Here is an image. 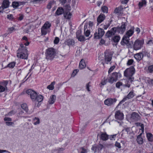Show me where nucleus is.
I'll return each mask as SVG.
<instances>
[{
  "instance_id": "14",
  "label": "nucleus",
  "mask_w": 153,
  "mask_h": 153,
  "mask_svg": "<svg viewBox=\"0 0 153 153\" xmlns=\"http://www.w3.org/2000/svg\"><path fill=\"white\" fill-rule=\"evenodd\" d=\"M81 31H78L76 32V37L78 40L80 41H83L85 40V37L81 35Z\"/></svg>"
},
{
  "instance_id": "33",
  "label": "nucleus",
  "mask_w": 153,
  "mask_h": 153,
  "mask_svg": "<svg viewBox=\"0 0 153 153\" xmlns=\"http://www.w3.org/2000/svg\"><path fill=\"white\" fill-rule=\"evenodd\" d=\"M147 137L149 141H152L153 140V137L151 134L149 133L147 134Z\"/></svg>"
},
{
  "instance_id": "18",
  "label": "nucleus",
  "mask_w": 153,
  "mask_h": 153,
  "mask_svg": "<svg viewBox=\"0 0 153 153\" xmlns=\"http://www.w3.org/2000/svg\"><path fill=\"white\" fill-rule=\"evenodd\" d=\"M105 16L104 14L102 13L100 14L97 18L98 23H101L105 19Z\"/></svg>"
},
{
  "instance_id": "6",
  "label": "nucleus",
  "mask_w": 153,
  "mask_h": 153,
  "mask_svg": "<svg viewBox=\"0 0 153 153\" xmlns=\"http://www.w3.org/2000/svg\"><path fill=\"white\" fill-rule=\"evenodd\" d=\"M117 100L115 98H108L105 100L104 101V104L108 106H111L112 105L114 102H116Z\"/></svg>"
},
{
  "instance_id": "13",
  "label": "nucleus",
  "mask_w": 153,
  "mask_h": 153,
  "mask_svg": "<svg viewBox=\"0 0 153 153\" xmlns=\"http://www.w3.org/2000/svg\"><path fill=\"white\" fill-rule=\"evenodd\" d=\"M115 29V27H114L111 28V30L108 31L105 35L106 36L109 38L114 35L116 33Z\"/></svg>"
},
{
  "instance_id": "38",
  "label": "nucleus",
  "mask_w": 153,
  "mask_h": 153,
  "mask_svg": "<svg viewBox=\"0 0 153 153\" xmlns=\"http://www.w3.org/2000/svg\"><path fill=\"white\" fill-rule=\"evenodd\" d=\"M47 29H45L43 27H42L41 28V32L42 35H45L47 33Z\"/></svg>"
},
{
  "instance_id": "39",
  "label": "nucleus",
  "mask_w": 153,
  "mask_h": 153,
  "mask_svg": "<svg viewBox=\"0 0 153 153\" xmlns=\"http://www.w3.org/2000/svg\"><path fill=\"white\" fill-rule=\"evenodd\" d=\"M120 39V37L119 36H115L113 38V40L114 42H118Z\"/></svg>"
},
{
  "instance_id": "50",
  "label": "nucleus",
  "mask_w": 153,
  "mask_h": 153,
  "mask_svg": "<svg viewBox=\"0 0 153 153\" xmlns=\"http://www.w3.org/2000/svg\"><path fill=\"white\" fill-rule=\"evenodd\" d=\"M122 83L121 82H117L116 85V87L117 88H119L120 86L122 85Z\"/></svg>"
},
{
  "instance_id": "37",
  "label": "nucleus",
  "mask_w": 153,
  "mask_h": 153,
  "mask_svg": "<svg viewBox=\"0 0 153 153\" xmlns=\"http://www.w3.org/2000/svg\"><path fill=\"white\" fill-rule=\"evenodd\" d=\"M21 107L23 109L25 110L26 112H27L28 108L27 107V105L26 104H23L21 105Z\"/></svg>"
},
{
  "instance_id": "35",
  "label": "nucleus",
  "mask_w": 153,
  "mask_h": 153,
  "mask_svg": "<svg viewBox=\"0 0 153 153\" xmlns=\"http://www.w3.org/2000/svg\"><path fill=\"white\" fill-rule=\"evenodd\" d=\"M51 26V24H50L48 22H46L42 27L45 29H48Z\"/></svg>"
},
{
  "instance_id": "31",
  "label": "nucleus",
  "mask_w": 153,
  "mask_h": 153,
  "mask_svg": "<svg viewBox=\"0 0 153 153\" xmlns=\"http://www.w3.org/2000/svg\"><path fill=\"white\" fill-rule=\"evenodd\" d=\"M66 43H67V45H73L74 44V41L72 39H68L65 42Z\"/></svg>"
},
{
  "instance_id": "20",
  "label": "nucleus",
  "mask_w": 153,
  "mask_h": 153,
  "mask_svg": "<svg viewBox=\"0 0 153 153\" xmlns=\"http://www.w3.org/2000/svg\"><path fill=\"white\" fill-rule=\"evenodd\" d=\"M100 139L103 140L105 141L108 139V135L106 133H102L100 136Z\"/></svg>"
},
{
  "instance_id": "24",
  "label": "nucleus",
  "mask_w": 153,
  "mask_h": 153,
  "mask_svg": "<svg viewBox=\"0 0 153 153\" xmlns=\"http://www.w3.org/2000/svg\"><path fill=\"white\" fill-rule=\"evenodd\" d=\"M43 99V97L41 95H39L36 97L34 101H36L38 102H41Z\"/></svg>"
},
{
  "instance_id": "11",
  "label": "nucleus",
  "mask_w": 153,
  "mask_h": 153,
  "mask_svg": "<svg viewBox=\"0 0 153 153\" xmlns=\"http://www.w3.org/2000/svg\"><path fill=\"white\" fill-rule=\"evenodd\" d=\"M130 118L133 121H137L140 120V117L137 113L134 112L131 114Z\"/></svg>"
},
{
  "instance_id": "26",
  "label": "nucleus",
  "mask_w": 153,
  "mask_h": 153,
  "mask_svg": "<svg viewBox=\"0 0 153 153\" xmlns=\"http://www.w3.org/2000/svg\"><path fill=\"white\" fill-rule=\"evenodd\" d=\"M72 15L71 13L70 12H64V16L65 18L69 19H70Z\"/></svg>"
},
{
  "instance_id": "57",
  "label": "nucleus",
  "mask_w": 153,
  "mask_h": 153,
  "mask_svg": "<svg viewBox=\"0 0 153 153\" xmlns=\"http://www.w3.org/2000/svg\"><path fill=\"white\" fill-rule=\"evenodd\" d=\"M129 0H121V1L122 4H126Z\"/></svg>"
},
{
  "instance_id": "56",
  "label": "nucleus",
  "mask_w": 153,
  "mask_h": 153,
  "mask_svg": "<svg viewBox=\"0 0 153 153\" xmlns=\"http://www.w3.org/2000/svg\"><path fill=\"white\" fill-rule=\"evenodd\" d=\"M53 3V2H50L47 5V8L49 9H50V8H51V5Z\"/></svg>"
},
{
  "instance_id": "25",
  "label": "nucleus",
  "mask_w": 153,
  "mask_h": 153,
  "mask_svg": "<svg viewBox=\"0 0 153 153\" xmlns=\"http://www.w3.org/2000/svg\"><path fill=\"white\" fill-rule=\"evenodd\" d=\"M112 56L111 54H108L106 55L105 54V60L106 62H110Z\"/></svg>"
},
{
  "instance_id": "34",
  "label": "nucleus",
  "mask_w": 153,
  "mask_h": 153,
  "mask_svg": "<svg viewBox=\"0 0 153 153\" xmlns=\"http://www.w3.org/2000/svg\"><path fill=\"white\" fill-rule=\"evenodd\" d=\"M15 65V63L14 62H12L9 64L7 66L4 67V68H6L8 67L10 68H13Z\"/></svg>"
},
{
  "instance_id": "62",
  "label": "nucleus",
  "mask_w": 153,
  "mask_h": 153,
  "mask_svg": "<svg viewBox=\"0 0 153 153\" xmlns=\"http://www.w3.org/2000/svg\"><path fill=\"white\" fill-rule=\"evenodd\" d=\"M7 152L9 153H11L6 150H0V153H2L3 152Z\"/></svg>"
},
{
  "instance_id": "3",
  "label": "nucleus",
  "mask_w": 153,
  "mask_h": 153,
  "mask_svg": "<svg viewBox=\"0 0 153 153\" xmlns=\"http://www.w3.org/2000/svg\"><path fill=\"white\" fill-rule=\"evenodd\" d=\"M25 51H22L21 48H19L18 50L17 56L22 59H27V58L28 54Z\"/></svg>"
},
{
  "instance_id": "36",
  "label": "nucleus",
  "mask_w": 153,
  "mask_h": 153,
  "mask_svg": "<svg viewBox=\"0 0 153 153\" xmlns=\"http://www.w3.org/2000/svg\"><path fill=\"white\" fill-rule=\"evenodd\" d=\"M133 30H130L126 32V36H128V37L129 38V37L131 36L133 33Z\"/></svg>"
},
{
  "instance_id": "29",
  "label": "nucleus",
  "mask_w": 153,
  "mask_h": 153,
  "mask_svg": "<svg viewBox=\"0 0 153 153\" xmlns=\"http://www.w3.org/2000/svg\"><path fill=\"white\" fill-rule=\"evenodd\" d=\"M146 4V1L145 0H142L139 3V9H140L141 7Z\"/></svg>"
},
{
  "instance_id": "61",
  "label": "nucleus",
  "mask_w": 153,
  "mask_h": 153,
  "mask_svg": "<svg viewBox=\"0 0 153 153\" xmlns=\"http://www.w3.org/2000/svg\"><path fill=\"white\" fill-rule=\"evenodd\" d=\"M90 83V82H89L88 84H87L86 85L87 89L88 91H90L89 88V87L90 86L89 85V84Z\"/></svg>"
},
{
  "instance_id": "30",
  "label": "nucleus",
  "mask_w": 153,
  "mask_h": 153,
  "mask_svg": "<svg viewBox=\"0 0 153 153\" xmlns=\"http://www.w3.org/2000/svg\"><path fill=\"white\" fill-rule=\"evenodd\" d=\"M123 9V7L121 6H120L119 7H116L114 10V13H119Z\"/></svg>"
},
{
  "instance_id": "47",
  "label": "nucleus",
  "mask_w": 153,
  "mask_h": 153,
  "mask_svg": "<svg viewBox=\"0 0 153 153\" xmlns=\"http://www.w3.org/2000/svg\"><path fill=\"white\" fill-rule=\"evenodd\" d=\"M59 39L58 37H56L54 41V43L56 44H57L59 41Z\"/></svg>"
},
{
  "instance_id": "16",
  "label": "nucleus",
  "mask_w": 153,
  "mask_h": 153,
  "mask_svg": "<svg viewBox=\"0 0 153 153\" xmlns=\"http://www.w3.org/2000/svg\"><path fill=\"white\" fill-rule=\"evenodd\" d=\"M129 38L128 37V36H124L121 41V43L122 45H124V44H128V40Z\"/></svg>"
},
{
  "instance_id": "60",
  "label": "nucleus",
  "mask_w": 153,
  "mask_h": 153,
  "mask_svg": "<svg viewBox=\"0 0 153 153\" xmlns=\"http://www.w3.org/2000/svg\"><path fill=\"white\" fill-rule=\"evenodd\" d=\"M103 147V146L101 144H100L98 146V149L101 150Z\"/></svg>"
},
{
  "instance_id": "12",
  "label": "nucleus",
  "mask_w": 153,
  "mask_h": 153,
  "mask_svg": "<svg viewBox=\"0 0 153 153\" xmlns=\"http://www.w3.org/2000/svg\"><path fill=\"white\" fill-rule=\"evenodd\" d=\"M115 118L118 120H122L123 118V113L121 112L120 111H118L115 113Z\"/></svg>"
},
{
  "instance_id": "51",
  "label": "nucleus",
  "mask_w": 153,
  "mask_h": 153,
  "mask_svg": "<svg viewBox=\"0 0 153 153\" xmlns=\"http://www.w3.org/2000/svg\"><path fill=\"white\" fill-rule=\"evenodd\" d=\"M79 70L78 69H76L74 70L72 73V75L73 76H75L77 73L78 72Z\"/></svg>"
},
{
  "instance_id": "5",
  "label": "nucleus",
  "mask_w": 153,
  "mask_h": 153,
  "mask_svg": "<svg viewBox=\"0 0 153 153\" xmlns=\"http://www.w3.org/2000/svg\"><path fill=\"white\" fill-rule=\"evenodd\" d=\"M126 24L125 23L122 22L120 27H115L116 32H117L119 33H123L126 30Z\"/></svg>"
},
{
  "instance_id": "58",
  "label": "nucleus",
  "mask_w": 153,
  "mask_h": 153,
  "mask_svg": "<svg viewBox=\"0 0 153 153\" xmlns=\"http://www.w3.org/2000/svg\"><path fill=\"white\" fill-rule=\"evenodd\" d=\"M110 24H108L106 25H104L103 27L105 29H106L110 26Z\"/></svg>"
},
{
  "instance_id": "59",
  "label": "nucleus",
  "mask_w": 153,
  "mask_h": 153,
  "mask_svg": "<svg viewBox=\"0 0 153 153\" xmlns=\"http://www.w3.org/2000/svg\"><path fill=\"white\" fill-rule=\"evenodd\" d=\"M82 151L80 153H86L87 152V151L86 149H84L83 147L81 148Z\"/></svg>"
},
{
  "instance_id": "45",
  "label": "nucleus",
  "mask_w": 153,
  "mask_h": 153,
  "mask_svg": "<svg viewBox=\"0 0 153 153\" xmlns=\"http://www.w3.org/2000/svg\"><path fill=\"white\" fill-rule=\"evenodd\" d=\"M148 70L150 73H152L153 71V65L149 66L148 67Z\"/></svg>"
},
{
  "instance_id": "53",
  "label": "nucleus",
  "mask_w": 153,
  "mask_h": 153,
  "mask_svg": "<svg viewBox=\"0 0 153 153\" xmlns=\"http://www.w3.org/2000/svg\"><path fill=\"white\" fill-rule=\"evenodd\" d=\"M7 18L11 20L13 19V16L12 14H9L7 15Z\"/></svg>"
},
{
  "instance_id": "48",
  "label": "nucleus",
  "mask_w": 153,
  "mask_h": 153,
  "mask_svg": "<svg viewBox=\"0 0 153 153\" xmlns=\"http://www.w3.org/2000/svg\"><path fill=\"white\" fill-rule=\"evenodd\" d=\"M107 82V79H105V78H104V80L102 81L101 82V84L102 85H105L106 82Z\"/></svg>"
},
{
  "instance_id": "55",
  "label": "nucleus",
  "mask_w": 153,
  "mask_h": 153,
  "mask_svg": "<svg viewBox=\"0 0 153 153\" xmlns=\"http://www.w3.org/2000/svg\"><path fill=\"white\" fill-rule=\"evenodd\" d=\"M115 68V66H113L111 67L108 71V73H110Z\"/></svg>"
},
{
  "instance_id": "19",
  "label": "nucleus",
  "mask_w": 153,
  "mask_h": 153,
  "mask_svg": "<svg viewBox=\"0 0 153 153\" xmlns=\"http://www.w3.org/2000/svg\"><path fill=\"white\" fill-rule=\"evenodd\" d=\"M143 54L142 53H139L134 55L135 58L137 60L140 61L143 58Z\"/></svg>"
},
{
  "instance_id": "42",
  "label": "nucleus",
  "mask_w": 153,
  "mask_h": 153,
  "mask_svg": "<svg viewBox=\"0 0 153 153\" xmlns=\"http://www.w3.org/2000/svg\"><path fill=\"white\" fill-rule=\"evenodd\" d=\"M20 47H21V48H20L22 49V51H26V52L27 51L26 47H24V46L22 44H20Z\"/></svg>"
},
{
  "instance_id": "44",
  "label": "nucleus",
  "mask_w": 153,
  "mask_h": 153,
  "mask_svg": "<svg viewBox=\"0 0 153 153\" xmlns=\"http://www.w3.org/2000/svg\"><path fill=\"white\" fill-rule=\"evenodd\" d=\"M5 123L6 125L8 126H12L14 124L13 123L11 122L7 121L5 122Z\"/></svg>"
},
{
  "instance_id": "41",
  "label": "nucleus",
  "mask_w": 153,
  "mask_h": 153,
  "mask_svg": "<svg viewBox=\"0 0 153 153\" xmlns=\"http://www.w3.org/2000/svg\"><path fill=\"white\" fill-rule=\"evenodd\" d=\"M84 33L86 37H88L90 34V30H87L86 31H84Z\"/></svg>"
},
{
  "instance_id": "46",
  "label": "nucleus",
  "mask_w": 153,
  "mask_h": 153,
  "mask_svg": "<svg viewBox=\"0 0 153 153\" xmlns=\"http://www.w3.org/2000/svg\"><path fill=\"white\" fill-rule=\"evenodd\" d=\"M14 113L13 111L12 110L9 112L7 114L5 115L6 116H11Z\"/></svg>"
},
{
  "instance_id": "15",
  "label": "nucleus",
  "mask_w": 153,
  "mask_h": 153,
  "mask_svg": "<svg viewBox=\"0 0 153 153\" xmlns=\"http://www.w3.org/2000/svg\"><path fill=\"white\" fill-rule=\"evenodd\" d=\"M7 83V82L6 81L4 82V83H0V92H3L5 91L6 88H7L6 86Z\"/></svg>"
},
{
  "instance_id": "17",
  "label": "nucleus",
  "mask_w": 153,
  "mask_h": 153,
  "mask_svg": "<svg viewBox=\"0 0 153 153\" xmlns=\"http://www.w3.org/2000/svg\"><path fill=\"white\" fill-rule=\"evenodd\" d=\"M134 96L133 95V93L132 92H130V93L128 94L127 95V96L126 97H124L123 99L120 101L119 104L118 105H119L121 103V102H124L126 100V99L128 98V99H130L132 98Z\"/></svg>"
},
{
  "instance_id": "21",
  "label": "nucleus",
  "mask_w": 153,
  "mask_h": 153,
  "mask_svg": "<svg viewBox=\"0 0 153 153\" xmlns=\"http://www.w3.org/2000/svg\"><path fill=\"white\" fill-rule=\"evenodd\" d=\"M56 96L54 95H52L50 97V99L48 101V103L49 104H53L56 100Z\"/></svg>"
},
{
  "instance_id": "27",
  "label": "nucleus",
  "mask_w": 153,
  "mask_h": 153,
  "mask_svg": "<svg viewBox=\"0 0 153 153\" xmlns=\"http://www.w3.org/2000/svg\"><path fill=\"white\" fill-rule=\"evenodd\" d=\"M137 141L139 144H142L143 143V139L141 137V134L138 135L137 138Z\"/></svg>"
},
{
  "instance_id": "49",
  "label": "nucleus",
  "mask_w": 153,
  "mask_h": 153,
  "mask_svg": "<svg viewBox=\"0 0 153 153\" xmlns=\"http://www.w3.org/2000/svg\"><path fill=\"white\" fill-rule=\"evenodd\" d=\"M4 121H10L12 120V119L10 117H5L4 118Z\"/></svg>"
},
{
  "instance_id": "8",
  "label": "nucleus",
  "mask_w": 153,
  "mask_h": 153,
  "mask_svg": "<svg viewBox=\"0 0 153 153\" xmlns=\"http://www.w3.org/2000/svg\"><path fill=\"white\" fill-rule=\"evenodd\" d=\"M10 2L8 0H4L1 6L0 7V13L3 12L4 8H8L9 6Z\"/></svg>"
},
{
  "instance_id": "7",
  "label": "nucleus",
  "mask_w": 153,
  "mask_h": 153,
  "mask_svg": "<svg viewBox=\"0 0 153 153\" xmlns=\"http://www.w3.org/2000/svg\"><path fill=\"white\" fill-rule=\"evenodd\" d=\"M104 33L105 32L102 29L99 28L98 29V32H96L94 34V38L96 39H99L102 36Z\"/></svg>"
},
{
  "instance_id": "10",
  "label": "nucleus",
  "mask_w": 153,
  "mask_h": 153,
  "mask_svg": "<svg viewBox=\"0 0 153 153\" xmlns=\"http://www.w3.org/2000/svg\"><path fill=\"white\" fill-rule=\"evenodd\" d=\"M118 73L116 72L112 73L111 76L108 79V82L112 83L114 81H116L118 78Z\"/></svg>"
},
{
  "instance_id": "9",
  "label": "nucleus",
  "mask_w": 153,
  "mask_h": 153,
  "mask_svg": "<svg viewBox=\"0 0 153 153\" xmlns=\"http://www.w3.org/2000/svg\"><path fill=\"white\" fill-rule=\"evenodd\" d=\"M26 93L30 95V97L33 101H34L37 96V94L36 92L31 89H29L26 91Z\"/></svg>"
},
{
  "instance_id": "28",
  "label": "nucleus",
  "mask_w": 153,
  "mask_h": 153,
  "mask_svg": "<svg viewBox=\"0 0 153 153\" xmlns=\"http://www.w3.org/2000/svg\"><path fill=\"white\" fill-rule=\"evenodd\" d=\"M33 124L35 125L39 124L40 123V119L39 117H35L33 119Z\"/></svg>"
},
{
  "instance_id": "54",
  "label": "nucleus",
  "mask_w": 153,
  "mask_h": 153,
  "mask_svg": "<svg viewBox=\"0 0 153 153\" xmlns=\"http://www.w3.org/2000/svg\"><path fill=\"white\" fill-rule=\"evenodd\" d=\"M115 145L117 147L119 148H120L121 147L120 143L117 142H116Z\"/></svg>"
},
{
  "instance_id": "43",
  "label": "nucleus",
  "mask_w": 153,
  "mask_h": 153,
  "mask_svg": "<svg viewBox=\"0 0 153 153\" xmlns=\"http://www.w3.org/2000/svg\"><path fill=\"white\" fill-rule=\"evenodd\" d=\"M12 5L14 8L18 6L19 3L17 2H13L12 3Z\"/></svg>"
},
{
  "instance_id": "32",
  "label": "nucleus",
  "mask_w": 153,
  "mask_h": 153,
  "mask_svg": "<svg viewBox=\"0 0 153 153\" xmlns=\"http://www.w3.org/2000/svg\"><path fill=\"white\" fill-rule=\"evenodd\" d=\"M55 83V82H52L50 85H48L47 86V88L49 89L50 90H53L54 88V85Z\"/></svg>"
},
{
  "instance_id": "64",
  "label": "nucleus",
  "mask_w": 153,
  "mask_h": 153,
  "mask_svg": "<svg viewBox=\"0 0 153 153\" xmlns=\"http://www.w3.org/2000/svg\"><path fill=\"white\" fill-rule=\"evenodd\" d=\"M148 82L149 83L152 84L153 85V79L150 80H148Z\"/></svg>"
},
{
  "instance_id": "23",
  "label": "nucleus",
  "mask_w": 153,
  "mask_h": 153,
  "mask_svg": "<svg viewBox=\"0 0 153 153\" xmlns=\"http://www.w3.org/2000/svg\"><path fill=\"white\" fill-rule=\"evenodd\" d=\"M86 66L84 60L83 59H82L80 62L79 64V67L81 69L85 68Z\"/></svg>"
},
{
  "instance_id": "40",
  "label": "nucleus",
  "mask_w": 153,
  "mask_h": 153,
  "mask_svg": "<svg viewBox=\"0 0 153 153\" xmlns=\"http://www.w3.org/2000/svg\"><path fill=\"white\" fill-rule=\"evenodd\" d=\"M102 10L103 13H108V7L105 6L102 7Z\"/></svg>"
},
{
  "instance_id": "1",
  "label": "nucleus",
  "mask_w": 153,
  "mask_h": 153,
  "mask_svg": "<svg viewBox=\"0 0 153 153\" xmlns=\"http://www.w3.org/2000/svg\"><path fill=\"white\" fill-rule=\"evenodd\" d=\"M135 69L133 66L131 67L130 68L127 69L124 72V76L126 77H128V82H131L133 81L132 79V76L134 73Z\"/></svg>"
},
{
  "instance_id": "22",
  "label": "nucleus",
  "mask_w": 153,
  "mask_h": 153,
  "mask_svg": "<svg viewBox=\"0 0 153 153\" xmlns=\"http://www.w3.org/2000/svg\"><path fill=\"white\" fill-rule=\"evenodd\" d=\"M64 12L63 9L62 8L59 7L56 12V15L59 16L61 15Z\"/></svg>"
},
{
  "instance_id": "4",
  "label": "nucleus",
  "mask_w": 153,
  "mask_h": 153,
  "mask_svg": "<svg viewBox=\"0 0 153 153\" xmlns=\"http://www.w3.org/2000/svg\"><path fill=\"white\" fill-rule=\"evenodd\" d=\"M144 43L143 40H136L134 43L133 45V49L135 50H137L140 49Z\"/></svg>"
},
{
  "instance_id": "52",
  "label": "nucleus",
  "mask_w": 153,
  "mask_h": 153,
  "mask_svg": "<svg viewBox=\"0 0 153 153\" xmlns=\"http://www.w3.org/2000/svg\"><path fill=\"white\" fill-rule=\"evenodd\" d=\"M133 60L132 59H130L128 60L127 64L128 65H130L132 64V63L133 62Z\"/></svg>"
},
{
  "instance_id": "2",
  "label": "nucleus",
  "mask_w": 153,
  "mask_h": 153,
  "mask_svg": "<svg viewBox=\"0 0 153 153\" xmlns=\"http://www.w3.org/2000/svg\"><path fill=\"white\" fill-rule=\"evenodd\" d=\"M55 55V50L52 48H49L47 50L46 58L48 59H52L53 58Z\"/></svg>"
},
{
  "instance_id": "63",
  "label": "nucleus",
  "mask_w": 153,
  "mask_h": 153,
  "mask_svg": "<svg viewBox=\"0 0 153 153\" xmlns=\"http://www.w3.org/2000/svg\"><path fill=\"white\" fill-rule=\"evenodd\" d=\"M135 31L137 32V33H139L140 31V29L138 27H137L135 29Z\"/></svg>"
}]
</instances>
